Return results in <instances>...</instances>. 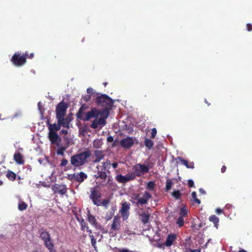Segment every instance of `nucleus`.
<instances>
[{
	"instance_id": "1",
	"label": "nucleus",
	"mask_w": 252,
	"mask_h": 252,
	"mask_svg": "<svg viewBox=\"0 0 252 252\" xmlns=\"http://www.w3.org/2000/svg\"><path fill=\"white\" fill-rule=\"evenodd\" d=\"M109 115V111L107 108H104L101 110L93 108L86 113L81 112L80 109L78 117L84 121H87L92 118L94 120L93 121L91 127L93 128L100 129L106 124V119Z\"/></svg>"
},
{
	"instance_id": "2",
	"label": "nucleus",
	"mask_w": 252,
	"mask_h": 252,
	"mask_svg": "<svg viewBox=\"0 0 252 252\" xmlns=\"http://www.w3.org/2000/svg\"><path fill=\"white\" fill-rule=\"evenodd\" d=\"M91 155V152L87 150L72 156L70 158L71 163L75 167L82 166L87 162V159L90 158Z\"/></svg>"
},
{
	"instance_id": "3",
	"label": "nucleus",
	"mask_w": 252,
	"mask_h": 252,
	"mask_svg": "<svg viewBox=\"0 0 252 252\" xmlns=\"http://www.w3.org/2000/svg\"><path fill=\"white\" fill-rule=\"evenodd\" d=\"M96 95H97V103L99 105L105 107V108H107L109 110V109L113 105L114 102L113 100L110 97L105 94L98 95V94H96Z\"/></svg>"
},
{
	"instance_id": "4",
	"label": "nucleus",
	"mask_w": 252,
	"mask_h": 252,
	"mask_svg": "<svg viewBox=\"0 0 252 252\" xmlns=\"http://www.w3.org/2000/svg\"><path fill=\"white\" fill-rule=\"evenodd\" d=\"M132 170L133 172L131 173L134 174V178L135 176H141L149 171L147 166L141 164H137L134 166Z\"/></svg>"
},
{
	"instance_id": "5",
	"label": "nucleus",
	"mask_w": 252,
	"mask_h": 252,
	"mask_svg": "<svg viewBox=\"0 0 252 252\" xmlns=\"http://www.w3.org/2000/svg\"><path fill=\"white\" fill-rule=\"evenodd\" d=\"M12 63L16 66H21L23 65L26 62V56L21 55L19 52L15 53L11 59Z\"/></svg>"
},
{
	"instance_id": "6",
	"label": "nucleus",
	"mask_w": 252,
	"mask_h": 252,
	"mask_svg": "<svg viewBox=\"0 0 252 252\" xmlns=\"http://www.w3.org/2000/svg\"><path fill=\"white\" fill-rule=\"evenodd\" d=\"M66 113V107L64 105L60 103L56 109V117L58 122H61L63 120Z\"/></svg>"
},
{
	"instance_id": "7",
	"label": "nucleus",
	"mask_w": 252,
	"mask_h": 252,
	"mask_svg": "<svg viewBox=\"0 0 252 252\" xmlns=\"http://www.w3.org/2000/svg\"><path fill=\"white\" fill-rule=\"evenodd\" d=\"M134 179V174L131 173H128L126 175L121 174L118 175L116 176V181L122 184H125L127 182L132 180Z\"/></svg>"
},
{
	"instance_id": "8",
	"label": "nucleus",
	"mask_w": 252,
	"mask_h": 252,
	"mask_svg": "<svg viewBox=\"0 0 252 252\" xmlns=\"http://www.w3.org/2000/svg\"><path fill=\"white\" fill-rule=\"evenodd\" d=\"M129 204L126 202H124L122 204V208L120 210V213L124 220H126L128 219L129 215Z\"/></svg>"
},
{
	"instance_id": "9",
	"label": "nucleus",
	"mask_w": 252,
	"mask_h": 252,
	"mask_svg": "<svg viewBox=\"0 0 252 252\" xmlns=\"http://www.w3.org/2000/svg\"><path fill=\"white\" fill-rule=\"evenodd\" d=\"M135 139L131 137H127L123 138L121 141L120 144L121 146L125 148H129L132 147L135 141Z\"/></svg>"
},
{
	"instance_id": "10",
	"label": "nucleus",
	"mask_w": 252,
	"mask_h": 252,
	"mask_svg": "<svg viewBox=\"0 0 252 252\" xmlns=\"http://www.w3.org/2000/svg\"><path fill=\"white\" fill-rule=\"evenodd\" d=\"M48 137L52 144L57 146H59L61 141V138L57 133H49Z\"/></svg>"
},
{
	"instance_id": "11",
	"label": "nucleus",
	"mask_w": 252,
	"mask_h": 252,
	"mask_svg": "<svg viewBox=\"0 0 252 252\" xmlns=\"http://www.w3.org/2000/svg\"><path fill=\"white\" fill-rule=\"evenodd\" d=\"M177 238V235L174 233L169 234L164 243V245L166 247H170L172 246Z\"/></svg>"
},
{
	"instance_id": "12",
	"label": "nucleus",
	"mask_w": 252,
	"mask_h": 252,
	"mask_svg": "<svg viewBox=\"0 0 252 252\" xmlns=\"http://www.w3.org/2000/svg\"><path fill=\"white\" fill-rule=\"evenodd\" d=\"M91 191V193L90 197L92 200L94 204L95 205V203H96L100 200L101 193L99 191L95 189H93Z\"/></svg>"
},
{
	"instance_id": "13",
	"label": "nucleus",
	"mask_w": 252,
	"mask_h": 252,
	"mask_svg": "<svg viewBox=\"0 0 252 252\" xmlns=\"http://www.w3.org/2000/svg\"><path fill=\"white\" fill-rule=\"evenodd\" d=\"M152 197L151 195L148 191H145L142 197H139L138 200V205H143L147 204L148 201Z\"/></svg>"
},
{
	"instance_id": "14",
	"label": "nucleus",
	"mask_w": 252,
	"mask_h": 252,
	"mask_svg": "<svg viewBox=\"0 0 252 252\" xmlns=\"http://www.w3.org/2000/svg\"><path fill=\"white\" fill-rule=\"evenodd\" d=\"M88 220L89 222V223L91 224H92L94 227L97 228H99L100 225L97 223L95 217L90 214L89 210L88 211Z\"/></svg>"
},
{
	"instance_id": "15",
	"label": "nucleus",
	"mask_w": 252,
	"mask_h": 252,
	"mask_svg": "<svg viewBox=\"0 0 252 252\" xmlns=\"http://www.w3.org/2000/svg\"><path fill=\"white\" fill-rule=\"evenodd\" d=\"M120 219L118 216H115L112 224L111 229L113 231H118L120 227Z\"/></svg>"
},
{
	"instance_id": "16",
	"label": "nucleus",
	"mask_w": 252,
	"mask_h": 252,
	"mask_svg": "<svg viewBox=\"0 0 252 252\" xmlns=\"http://www.w3.org/2000/svg\"><path fill=\"white\" fill-rule=\"evenodd\" d=\"M47 124L49 126V133H57V131L61 129V126L58 123V124H50L49 122H47Z\"/></svg>"
},
{
	"instance_id": "17",
	"label": "nucleus",
	"mask_w": 252,
	"mask_h": 252,
	"mask_svg": "<svg viewBox=\"0 0 252 252\" xmlns=\"http://www.w3.org/2000/svg\"><path fill=\"white\" fill-rule=\"evenodd\" d=\"M110 164V162L109 161L101 162V164L97 166V170L106 171L109 168Z\"/></svg>"
},
{
	"instance_id": "18",
	"label": "nucleus",
	"mask_w": 252,
	"mask_h": 252,
	"mask_svg": "<svg viewBox=\"0 0 252 252\" xmlns=\"http://www.w3.org/2000/svg\"><path fill=\"white\" fill-rule=\"evenodd\" d=\"M74 179L79 182H82L85 179L87 178V175L85 173L81 172L78 174L73 175Z\"/></svg>"
},
{
	"instance_id": "19",
	"label": "nucleus",
	"mask_w": 252,
	"mask_h": 252,
	"mask_svg": "<svg viewBox=\"0 0 252 252\" xmlns=\"http://www.w3.org/2000/svg\"><path fill=\"white\" fill-rule=\"evenodd\" d=\"M140 220L144 224H147L149 223L150 220V214L148 213L143 212L140 215Z\"/></svg>"
},
{
	"instance_id": "20",
	"label": "nucleus",
	"mask_w": 252,
	"mask_h": 252,
	"mask_svg": "<svg viewBox=\"0 0 252 252\" xmlns=\"http://www.w3.org/2000/svg\"><path fill=\"white\" fill-rule=\"evenodd\" d=\"M95 159L94 162H99L104 158V155L102 151L97 150L94 152Z\"/></svg>"
},
{
	"instance_id": "21",
	"label": "nucleus",
	"mask_w": 252,
	"mask_h": 252,
	"mask_svg": "<svg viewBox=\"0 0 252 252\" xmlns=\"http://www.w3.org/2000/svg\"><path fill=\"white\" fill-rule=\"evenodd\" d=\"M178 159L183 164L186 166L187 168L191 169L194 168V163L193 162L189 163L187 160L183 159L182 158H178Z\"/></svg>"
},
{
	"instance_id": "22",
	"label": "nucleus",
	"mask_w": 252,
	"mask_h": 252,
	"mask_svg": "<svg viewBox=\"0 0 252 252\" xmlns=\"http://www.w3.org/2000/svg\"><path fill=\"white\" fill-rule=\"evenodd\" d=\"M46 247L49 250L50 252H54V245L51 241V238L48 240L44 241Z\"/></svg>"
},
{
	"instance_id": "23",
	"label": "nucleus",
	"mask_w": 252,
	"mask_h": 252,
	"mask_svg": "<svg viewBox=\"0 0 252 252\" xmlns=\"http://www.w3.org/2000/svg\"><path fill=\"white\" fill-rule=\"evenodd\" d=\"M14 159L15 161L19 164L24 163L22 156L19 153H16L14 155Z\"/></svg>"
},
{
	"instance_id": "24",
	"label": "nucleus",
	"mask_w": 252,
	"mask_h": 252,
	"mask_svg": "<svg viewBox=\"0 0 252 252\" xmlns=\"http://www.w3.org/2000/svg\"><path fill=\"white\" fill-rule=\"evenodd\" d=\"M109 202L110 200L109 199H105L103 200H99L96 203H95V205L97 206H102L106 208L108 207Z\"/></svg>"
},
{
	"instance_id": "25",
	"label": "nucleus",
	"mask_w": 252,
	"mask_h": 252,
	"mask_svg": "<svg viewBox=\"0 0 252 252\" xmlns=\"http://www.w3.org/2000/svg\"><path fill=\"white\" fill-rule=\"evenodd\" d=\"M209 221L212 222L216 228L218 227L219 219L215 215H212L209 218Z\"/></svg>"
},
{
	"instance_id": "26",
	"label": "nucleus",
	"mask_w": 252,
	"mask_h": 252,
	"mask_svg": "<svg viewBox=\"0 0 252 252\" xmlns=\"http://www.w3.org/2000/svg\"><path fill=\"white\" fill-rule=\"evenodd\" d=\"M96 179L100 178L102 180H105L107 178V175L106 173V171H98V173L96 175H94Z\"/></svg>"
},
{
	"instance_id": "27",
	"label": "nucleus",
	"mask_w": 252,
	"mask_h": 252,
	"mask_svg": "<svg viewBox=\"0 0 252 252\" xmlns=\"http://www.w3.org/2000/svg\"><path fill=\"white\" fill-rule=\"evenodd\" d=\"M102 144H103V142L101 141V140L99 139H96L94 140V141L93 142V146L95 148L99 149L101 148Z\"/></svg>"
},
{
	"instance_id": "28",
	"label": "nucleus",
	"mask_w": 252,
	"mask_h": 252,
	"mask_svg": "<svg viewBox=\"0 0 252 252\" xmlns=\"http://www.w3.org/2000/svg\"><path fill=\"white\" fill-rule=\"evenodd\" d=\"M58 149L57 151V154L58 155H61V156H63L64 155V152L67 149V147L65 146H58Z\"/></svg>"
},
{
	"instance_id": "29",
	"label": "nucleus",
	"mask_w": 252,
	"mask_h": 252,
	"mask_svg": "<svg viewBox=\"0 0 252 252\" xmlns=\"http://www.w3.org/2000/svg\"><path fill=\"white\" fill-rule=\"evenodd\" d=\"M144 144L147 148H148L149 149H150L153 147L154 142L152 140L148 138H146L144 141Z\"/></svg>"
},
{
	"instance_id": "30",
	"label": "nucleus",
	"mask_w": 252,
	"mask_h": 252,
	"mask_svg": "<svg viewBox=\"0 0 252 252\" xmlns=\"http://www.w3.org/2000/svg\"><path fill=\"white\" fill-rule=\"evenodd\" d=\"M40 237L41 238L42 240H43V241L48 240V239L51 238L49 233L45 231L42 232L41 233Z\"/></svg>"
},
{
	"instance_id": "31",
	"label": "nucleus",
	"mask_w": 252,
	"mask_h": 252,
	"mask_svg": "<svg viewBox=\"0 0 252 252\" xmlns=\"http://www.w3.org/2000/svg\"><path fill=\"white\" fill-rule=\"evenodd\" d=\"M27 205L24 201L20 200L18 204V208L20 211H23L27 209Z\"/></svg>"
},
{
	"instance_id": "32",
	"label": "nucleus",
	"mask_w": 252,
	"mask_h": 252,
	"mask_svg": "<svg viewBox=\"0 0 252 252\" xmlns=\"http://www.w3.org/2000/svg\"><path fill=\"white\" fill-rule=\"evenodd\" d=\"M139 198V195L137 193H133L130 196L131 200H132L133 203H136L138 205V200Z\"/></svg>"
},
{
	"instance_id": "33",
	"label": "nucleus",
	"mask_w": 252,
	"mask_h": 252,
	"mask_svg": "<svg viewBox=\"0 0 252 252\" xmlns=\"http://www.w3.org/2000/svg\"><path fill=\"white\" fill-rule=\"evenodd\" d=\"M188 213V210L186 207L185 206L182 207L180 212V217H182L183 218L185 217L187 215Z\"/></svg>"
},
{
	"instance_id": "34",
	"label": "nucleus",
	"mask_w": 252,
	"mask_h": 252,
	"mask_svg": "<svg viewBox=\"0 0 252 252\" xmlns=\"http://www.w3.org/2000/svg\"><path fill=\"white\" fill-rule=\"evenodd\" d=\"M60 126H62L64 127H66L67 128H68L69 127V122L68 120V119H64L63 118V120L61 121V122H58Z\"/></svg>"
},
{
	"instance_id": "35",
	"label": "nucleus",
	"mask_w": 252,
	"mask_h": 252,
	"mask_svg": "<svg viewBox=\"0 0 252 252\" xmlns=\"http://www.w3.org/2000/svg\"><path fill=\"white\" fill-rule=\"evenodd\" d=\"M6 177L9 180L13 181L16 178V174L14 172H13L11 171H9L6 173Z\"/></svg>"
},
{
	"instance_id": "36",
	"label": "nucleus",
	"mask_w": 252,
	"mask_h": 252,
	"mask_svg": "<svg viewBox=\"0 0 252 252\" xmlns=\"http://www.w3.org/2000/svg\"><path fill=\"white\" fill-rule=\"evenodd\" d=\"M172 185H173V182H172V180L170 179H167L166 182V186H165L166 190L167 191L171 189Z\"/></svg>"
},
{
	"instance_id": "37",
	"label": "nucleus",
	"mask_w": 252,
	"mask_h": 252,
	"mask_svg": "<svg viewBox=\"0 0 252 252\" xmlns=\"http://www.w3.org/2000/svg\"><path fill=\"white\" fill-rule=\"evenodd\" d=\"M78 219V221L80 223V225H81V229L82 230H84L87 228V227H88L86 225V222H85V221L84 219Z\"/></svg>"
},
{
	"instance_id": "38",
	"label": "nucleus",
	"mask_w": 252,
	"mask_h": 252,
	"mask_svg": "<svg viewBox=\"0 0 252 252\" xmlns=\"http://www.w3.org/2000/svg\"><path fill=\"white\" fill-rule=\"evenodd\" d=\"M176 223L179 227L182 226L184 223V218L182 217H180L177 219L176 221Z\"/></svg>"
},
{
	"instance_id": "39",
	"label": "nucleus",
	"mask_w": 252,
	"mask_h": 252,
	"mask_svg": "<svg viewBox=\"0 0 252 252\" xmlns=\"http://www.w3.org/2000/svg\"><path fill=\"white\" fill-rule=\"evenodd\" d=\"M155 187V184L153 182H150L147 184V189L149 190H153Z\"/></svg>"
},
{
	"instance_id": "40",
	"label": "nucleus",
	"mask_w": 252,
	"mask_h": 252,
	"mask_svg": "<svg viewBox=\"0 0 252 252\" xmlns=\"http://www.w3.org/2000/svg\"><path fill=\"white\" fill-rule=\"evenodd\" d=\"M191 196L193 199V200L196 202L197 204H199L200 203V201L199 199H197L196 197V193L195 191H193L191 193Z\"/></svg>"
},
{
	"instance_id": "41",
	"label": "nucleus",
	"mask_w": 252,
	"mask_h": 252,
	"mask_svg": "<svg viewBox=\"0 0 252 252\" xmlns=\"http://www.w3.org/2000/svg\"><path fill=\"white\" fill-rule=\"evenodd\" d=\"M172 196L175 197L176 199H178L180 198L181 196V193L179 191H174L172 193Z\"/></svg>"
},
{
	"instance_id": "42",
	"label": "nucleus",
	"mask_w": 252,
	"mask_h": 252,
	"mask_svg": "<svg viewBox=\"0 0 252 252\" xmlns=\"http://www.w3.org/2000/svg\"><path fill=\"white\" fill-rule=\"evenodd\" d=\"M87 92L89 94V95H90L91 96L92 95H94V96H95V94L94 92V90L92 88H88Z\"/></svg>"
},
{
	"instance_id": "43",
	"label": "nucleus",
	"mask_w": 252,
	"mask_h": 252,
	"mask_svg": "<svg viewBox=\"0 0 252 252\" xmlns=\"http://www.w3.org/2000/svg\"><path fill=\"white\" fill-rule=\"evenodd\" d=\"M60 188H61L58 190V192L61 194H64L66 192V189L63 186H60Z\"/></svg>"
},
{
	"instance_id": "44",
	"label": "nucleus",
	"mask_w": 252,
	"mask_h": 252,
	"mask_svg": "<svg viewBox=\"0 0 252 252\" xmlns=\"http://www.w3.org/2000/svg\"><path fill=\"white\" fill-rule=\"evenodd\" d=\"M68 161L67 159L63 158L62 160L61 163L60 164V166L61 167H63L66 165L68 163Z\"/></svg>"
},
{
	"instance_id": "45",
	"label": "nucleus",
	"mask_w": 252,
	"mask_h": 252,
	"mask_svg": "<svg viewBox=\"0 0 252 252\" xmlns=\"http://www.w3.org/2000/svg\"><path fill=\"white\" fill-rule=\"evenodd\" d=\"M157 131L156 128H153L152 129V133H151L152 138H155L157 134Z\"/></svg>"
},
{
	"instance_id": "46",
	"label": "nucleus",
	"mask_w": 252,
	"mask_h": 252,
	"mask_svg": "<svg viewBox=\"0 0 252 252\" xmlns=\"http://www.w3.org/2000/svg\"><path fill=\"white\" fill-rule=\"evenodd\" d=\"M42 107H43L42 103L41 102L39 101L38 103V109L40 111V112L41 113V114H42Z\"/></svg>"
},
{
	"instance_id": "47",
	"label": "nucleus",
	"mask_w": 252,
	"mask_h": 252,
	"mask_svg": "<svg viewBox=\"0 0 252 252\" xmlns=\"http://www.w3.org/2000/svg\"><path fill=\"white\" fill-rule=\"evenodd\" d=\"M96 240L94 238V239H92L91 240V244H92V245L93 246V247L94 248V249L96 250Z\"/></svg>"
},
{
	"instance_id": "48",
	"label": "nucleus",
	"mask_w": 252,
	"mask_h": 252,
	"mask_svg": "<svg viewBox=\"0 0 252 252\" xmlns=\"http://www.w3.org/2000/svg\"><path fill=\"white\" fill-rule=\"evenodd\" d=\"M91 97L90 95H86L83 96V98L85 101L88 102L90 99Z\"/></svg>"
},
{
	"instance_id": "49",
	"label": "nucleus",
	"mask_w": 252,
	"mask_h": 252,
	"mask_svg": "<svg viewBox=\"0 0 252 252\" xmlns=\"http://www.w3.org/2000/svg\"><path fill=\"white\" fill-rule=\"evenodd\" d=\"M188 185H189V187H193V185H194V182L192 180H189L188 181Z\"/></svg>"
},
{
	"instance_id": "50",
	"label": "nucleus",
	"mask_w": 252,
	"mask_h": 252,
	"mask_svg": "<svg viewBox=\"0 0 252 252\" xmlns=\"http://www.w3.org/2000/svg\"><path fill=\"white\" fill-rule=\"evenodd\" d=\"M113 137L112 136H108L107 138V141L108 142H112L113 141Z\"/></svg>"
},
{
	"instance_id": "51",
	"label": "nucleus",
	"mask_w": 252,
	"mask_h": 252,
	"mask_svg": "<svg viewBox=\"0 0 252 252\" xmlns=\"http://www.w3.org/2000/svg\"><path fill=\"white\" fill-rule=\"evenodd\" d=\"M247 30L251 31L252 30V26L251 24H247Z\"/></svg>"
},
{
	"instance_id": "52",
	"label": "nucleus",
	"mask_w": 252,
	"mask_h": 252,
	"mask_svg": "<svg viewBox=\"0 0 252 252\" xmlns=\"http://www.w3.org/2000/svg\"><path fill=\"white\" fill-rule=\"evenodd\" d=\"M216 212L218 214H220L221 213H222V211L221 209H220V208H217L216 210Z\"/></svg>"
},
{
	"instance_id": "53",
	"label": "nucleus",
	"mask_w": 252,
	"mask_h": 252,
	"mask_svg": "<svg viewBox=\"0 0 252 252\" xmlns=\"http://www.w3.org/2000/svg\"><path fill=\"white\" fill-rule=\"evenodd\" d=\"M199 191L200 193H201L202 194H205L206 193L205 191L203 189H200Z\"/></svg>"
},
{
	"instance_id": "54",
	"label": "nucleus",
	"mask_w": 252,
	"mask_h": 252,
	"mask_svg": "<svg viewBox=\"0 0 252 252\" xmlns=\"http://www.w3.org/2000/svg\"><path fill=\"white\" fill-rule=\"evenodd\" d=\"M25 56L28 57L30 58H32L33 57V53H31V54H30V56H28V54H27V53H26Z\"/></svg>"
},
{
	"instance_id": "55",
	"label": "nucleus",
	"mask_w": 252,
	"mask_h": 252,
	"mask_svg": "<svg viewBox=\"0 0 252 252\" xmlns=\"http://www.w3.org/2000/svg\"><path fill=\"white\" fill-rule=\"evenodd\" d=\"M112 166L114 168H116L118 166V163L117 162H115L112 164Z\"/></svg>"
},
{
	"instance_id": "56",
	"label": "nucleus",
	"mask_w": 252,
	"mask_h": 252,
	"mask_svg": "<svg viewBox=\"0 0 252 252\" xmlns=\"http://www.w3.org/2000/svg\"><path fill=\"white\" fill-rule=\"evenodd\" d=\"M226 166H223L222 167L221 169V172H222V173L224 172L225 171V170H226Z\"/></svg>"
},
{
	"instance_id": "57",
	"label": "nucleus",
	"mask_w": 252,
	"mask_h": 252,
	"mask_svg": "<svg viewBox=\"0 0 252 252\" xmlns=\"http://www.w3.org/2000/svg\"><path fill=\"white\" fill-rule=\"evenodd\" d=\"M232 206L231 205H229V204H227L225 206V208H226L227 209H229L230 208H232Z\"/></svg>"
},
{
	"instance_id": "58",
	"label": "nucleus",
	"mask_w": 252,
	"mask_h": 252,
	"mask_svg": "<svg viewBox=\"0 0 252 252\" xmlns=\"http://www.w3.org/2000/svg\"><path fill=\"white\" fill-rule=\"evenodd\" d=\"M85 229L89 233V234H92V231L88 227H87V228Z\"/></svg>"
},
{
	"instance_id": "59",
	"label": "nucleus",
	"mask_w": 252,
	"mask_h": 252,
	"mask_svg": "<svg viewBox=\"0 0 252 252\" xmlns=\"http://www.w3.org/2000/svg\"><path fill=\"white\" fill-rule=\"evenodd\" d=\"M61 132L63 134L66 135L67 133V131L66 130H62Z\"/></svg>"
},
{
	"instance_id": "60",
	"label": "nucleus",
	"mask_w": 252,
	"mask_h": 252,
	"mask_svg": "<svg viewBox=\"0 0 252 252\" xmlns=\"http://www.w3.org/2000/svg\"><path fill=\"white\" fill-rule=\"evenodd\" d=\"M119 252H130L127 250L123 249V250L120 251Z\"/></svg>"
},
{
	"instance_id": "61",
	"label": "nucleus",
	"mask_w": 252,
	"mask_h": 252,
	"mask_svg": "<svg viewBox=\"0 0 252 252\" xmlns=\"http://www.w3.org/2000/svg\"><path fill=\"white\" fill-rule=\"evenodd\" d=\"M89 236L91 238V240L94 239V236L92 234H89Z\"/></svg>"
},
{
	"instance_id": "62",
	"label": "nucleus",
	"mask_w": 252,
	"mask_h": 252,
	"mask_svg": "<svg viewBox=\"0 0 252 252\" xmlns=\"http://www.w3.org/2000/svg\"><path fill=\"white\" fill-rule=\"evenodd\" d=\"M238 252H247L244 250H241L239 251Z\"/></svg>"
},
{
	"instance_id": "63",
	"label": "nucleus",
	"mask_w": 252,
	"mask_h": 252,
	"mask_svg": "<svg viewBox=\"0 0 252 252\" xmlns=\"http://www.w3.org/2000/svg\"><path fill=\"white\" fill-rule=\"evenodd\" d=\"M190 252H197V250H193V251H191Z\"/></svg>"
},
{
	"instance_id": "64",
	"label": "nucleus",
	"mask_w": 252,
	"mask_h": 252,
	"mask_svg": "<svg viewBox=\"0 0 252 252\" xmlns=\"http://www.w3.org/2000/svg\"><path fill=\"white\" fill-rule=\"evenodd\" d=\"M101 184V185H102V186H105V183H102Z\"/></svg>"
}]
</instances>
